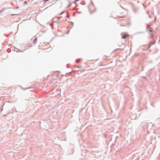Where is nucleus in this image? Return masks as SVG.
<instances>
[{
    "instance_id": "obj_1",
    "label": "nucleus",
    "mask_w": 160,
    "mask_h": 160,
    "mask_svg": "<svg viewBox=\"0 0 160 160\" xmlns=\"http://www.w3.org/2000/svg\"><path fill=\"white\" fill-rule=\"evenodd\" d=\"M146 26H147L146 28H147V30H148V29L151 28L150 27V26L149 25L147 24Z\"/></svg>"
},
{
    "instance_id": "obj_2",
    "label": "nucleus",
    "mask_w": 160,
    "mask_h": 160,
    "mask_svg": "<svg viewBox=\"0 0 160 160\" xmlns=\"http://www.w3.org/2000/svg\"><path fill=\"white\" fill-rule=\"evenodd\" d=\"M37 41V38H36L35 39H34L33 40V42L34 43H36Z\"/></svg>"
},
{
    "instance_id": "obj_3",
    "label": "nucleus",
    "mask_w": 160,
    "mask_h": 160,
    "mask_svg": "<svg viewBox=\"0 0 160 160\" xmlns=\"http://www.w3.org/2000/svg\"><path fill=\"white\" fill-rule=\"evenodd\" d=\"M151 28H150V29H148V30L149 32H152V30H151Z\"/></svg>"
},
{
    "instance_id": "obj_4",
    "label": "nucleus",
    "mask_w": 160,
    "mask_h": 160,
    "mask_svg": "<svg viewBox=\"0 0 160 160\" xmlns=\"http://www.w3.org/2000/svg\"><path fill=\"white\" fill-rule=\"evenodd\" d=\"M126 38V36H122V39H125Z\"/></svg>"
},
{
    "instance_id": "obj_5",
    "label": "nucleus",
    "mask_w": 160,
    "mask_h": 160,
    "mask_svg": "<svg viewBox=\"0 0 160 160\" xmlns=\"http://www.w3.org/2000/svg\"><path fill=\"white\" fill-rule=\"evenodd\" d=\"M80 0H75L74 2L75 3H76V2H77V1H79Z\"/></svg>"
},
{
    "instance_id": "obj_6",
    "label": "nucleus",
    "mask_w": 160,
    "mask_h": 160,
    "mask_svg": "<svg viewBox=\"0 0 160 160\" xmlns=\"http://www.w3.org/2000/svg\"><path fill=\"white\" fill-rule=\"evenodd\" d=\"M80 59L79 60H76V62L77 63H79L80 62Z\"/></svg>"
},
{
    "instance_id": "obj_7",
    "label": "nucleus",
    "mask_w": 160,
    "mask_h": 160,
    "mask_svg": "<svg viewBox=\"0 0 160 160\" xmlns=\"http://www.w3.org/2000/svg\"><path fill=\"white\" fill-rule=\"evenodd\" d=\"M65 12V11H64L60 13V15H61L62 14H63V13Z\"/></svg>"
},
{
    "instance_id": "obj_8",
    "label": "nucleus",
    "mask_w": 160,
    "mask_h": 160,
    "mask_svg": "<svg viewBox=\"0 0 160 160\" xmlns=\"http://www.w3.org/2000/svg\"><path fill=\"white\" fill-rule=\"evenodd\" d=\"M27 2L26 1H25L24 2V4H27Z\"/></svg>"
},
{
    "instance_id": "obj_9",
    "label": "nucleus",
    "mask_w": 160,
    "mask_h": 160,
    "mask_svg": "<svg viewBox=\"0 0 160 160\" xmlns=\"http://www.w3.org/2000/svg\"><path fill=\"white\" fill-rule=\"evenodd\" d=\"M69 17V16L68 14H67V15L66 16V18H68V17Z\"/></svg>"
},
{
    "instance_id": "obj_10",
    "label": "nucleus",
    "mask_w": 160,
    "mask_h": 160,
    "mask_svg": "<svg viewBox=\"0 0 160 160\" xmlns=\"http://www.w3.org/2000/svg\"><path fill=\"white\" fill-rule=\"evenodd\" d=\"M16 51L17 52H19V49H18L16 48Z\"/></svg>"
},
{
    "instance_id": "obj_11",
    "label": "nucleus",
    "mask_w": 160,
    "mask_h": 160,
    "mask_svg": "<svg viewBox=\"0 0 160 160\" xmlns=\"http://www.w3.org/2000/svg\"><path fill=\"white\" fill-rule=\"evenodd\" d=\"M16 15V14H12L11 16H14L15 15Z\"/></svg>"
},
{
    "instance_id": "obj_12",
    "label": "nucleus",
    "mask_w": 160,
    "mask_h": 160,
    "mask_svg": "<svg viewBox=\"0 0 160 160\" xmlns=\"http://www.w3.org/2000/svg\"><path fill=\"white\" fill-rule=\"evenodd\" d=\"M49 0H44V2H47V1H48Z\"/></svg>"
},
{
    "instance_id": "obj_13",
    "label": "nucleus",
    "mask_w": 160,
    "mask_h": 160,
    "mask_svg": "<svg viewBox=\"0 0 160 160\" xmlns=\"http://www.w3.org/2000/svg\"><path fill=\"white\" fill-rule=\"evenodd\" d=\"M155 41H154L153 42H152V44H151V45H152V44H154L155 43Z\"/></svg>"
},
{
    "instance_id": "obj_14",
    "label": "nucleus",
    "mask_w": 160,
    "mask_h": 160,
    "mask_svg": "<svg viewBox=\"0 0 160 160\" xmlns=\"http://www.w3.org/2000/svg\"><path fill=\"white\" fill-rule=\"evenodd\" d=\"M151 45H151H151H150L148 47V48H149L151 46Z\"/></svg>"
},
{
    "instance_id": "obj_15",
    "label": "nucleus",
    "mask_w": 160,
    "mask_h": 160,
    "mask_svg": "<svg viewBox=\"0 0 160 160\" xmlns=\"http://www.w3.org/2000/svg\"><path fill=\"white\" fill-rule=\"evenodd\" d=\"M16 8H18V6H16Z\"/></svg>"
},
{
    "instance_id": "obj_16",
    "label": "nucleus",
    "mask_w": 160,
    "mask_h": 160,
    "mask_svg": "<svg viewBox=\"0 0 160 160\" xmlns=\"http://www.w3.org/2000/svg\"><path fill=\"white\" fill-rule=\"evenodd\" d=\"M78 13H81V12H78Z\"/></svg>"
},
{
    "instance_id": "obj_17",
    "label": "nucleus",
    "mask_w": 160,
    "mask_h": 160,
    "mask_svg": "<svg viewBox=\"0 0 160 160\" xmlns=\"http://www.w3.org/2000/svg\"><path fill=\"white\" fill-rule=\"evenodd\" d=\"M75 14L74 13L73 14V16H75Z\"/></svg>"
},
{
    "instance_id": "obj_18",
    "label": "nucleus",
    "mask_w": 160,
    "mask_h": 160,
    "mask_svg": "<svg viewBox=\"0 0 160 160\" xmlns=\"http://www.w3.org/2000/svg\"><path fill=\"white\" fill-rule=\"evenodd\" d=\"M82 5H84V4L82 3Z\"/></svg>"
},
{
    "instance_id": "obj_19",
    "label": "nucleus",
    "mask_w": 160,
    "mask_h": 160,
    "mask_svg": "<svg viewBox=\"0 0 160 160\" xmlns=\"http://www.w3.org/2000/svg\"><path fill=\"white\" fill-rule=\"evenodd\" d=\"M1 11H0V12H1Z\"/></svg>"
}]
</instances>
